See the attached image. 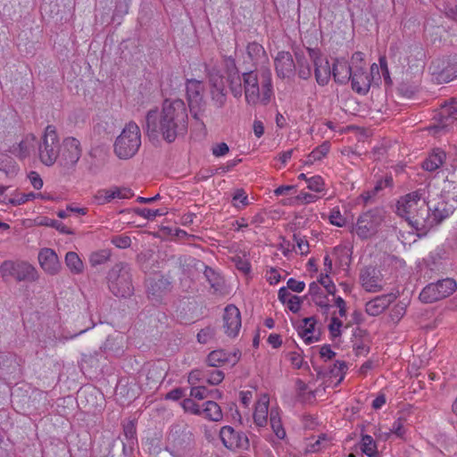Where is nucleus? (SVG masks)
<instances>
[{
    "instance_id": "1",
    "label": "nucleus",
    "mask_w": 457,
    "mask_h": 457,
    "mask_svg": "<svg viewBox=\"0 0 457 457\" xmlns=\"http://www.w3.org/2000/svg\"><path fill=\"white\" fill-rule=\"evenodd\" d=\"M146 133L151 138H162L171 143L187 129V112L180 99L165 100L161 111L150 110L145 117Z\"/></svg>"
},
{
    "instance_id": "2",
    "label": "nucleus",
    "mask_w": 457,
    "mask_h": 457,
    "mask_svg": "<svg viewBox=\"0 0 457 457\" xmlns=\"http://www.w3.org/2000/svg\"><path fill=\"white\" fill-rule=\"evenodd\" d=\"M245 98L248 104L266 105L273 94L271 73L268 69L243 73Z\"/></svg>"
},
{
    "instance_id": "3",
    "label": "nucleus",
    "mask_w": 457,
    "mask_h": 457,
    "mask_svg": "<svg viewBox=\"0 0 457 457\" xmlns=\"http://www.w3.org/2000/svg\"><path fill=\"white\" fill-rule=\"evenodd\" d=\"M420 208L415 215L411 216L409 224L422 234H426L432 228L440 224L453 212L452 208L448 207L445 202H438L430 206L424 198V200H420Z\"/></svg>"
},
{
    "instance_id": "4",
    "label": "nucleus",
    "mask_w": 457,
    "mask_h": 457,
    "mask_svg": "<svg viewBox=\"0 0 457 457\" xmlns=\"http://www.w3.org/2000/svg\"><path fill=\"white\" fill-rule=\"evenodd\" d=\"M140 146V129L136 122L129 121L116 137L113 144V152L119 159L128 160L137 154Z\"/></svg>"
},
{
    "instance_id": "5",
    "label": "nucleus",
    "mask_w": 457,
    "mask_h": 457,
    "mask_svg": "<svg viewBox=\"0 0 457 457\" xmlns=\"http://www.w3.org/2000/svg\"><path fill=\"white\" fill-rule=\"evenodd\" d=\"M107 285L109 290L117 297L127 298L132 295L134 287L130 268L126 262L114 264L107 273Z\"/></svg>"
},
{
    "instance_id": "6",
    "label": "nucleus",
    "mask_w": 457,
    "mask_h": 457,
    "mask_svg": "<svg viewBox=\"0 0 457 457\" xmlns=\"http://www.w3.org/2000/svg\"><path fill=\"white\" fill-rule=\"evenodd\" d=\"M61 145L56 129L48 125L44 132L42 140L37 144V154L40 162L46 166H52L58 159Z\"/></svg>"
},
{
    "instance_id": "7",
    "label": "nucleus",
    "mask_w": 457,
    "mask_h": 457,
    "mask_svg": "<svg viewBox=\"0 0 457 457\" xmlns=\"http://www.w3.org/2000/svg\"><path fill=\"white\" fill-rule=\"evenodd\" d=\"M383 221V212L379 209H372L360 214L353 225L351 232L360 239L371 238L378 231Z\"/></svg>"
},
{
    "instance_id": "8",
    "label": "nucleus",
    "mask_w": 457,
    "mask_h": 457,
    "mask_svg": "<svg viewBox=\"0 0 457 457\" xmlns=\"http://www.w3.org/2000/svg\"><path fill=\"white\" fill-rule=\"evenodd\" d=\"M0 273L4 279L12 277L19 282H33L38 278L36 268L22 261H4L0 266Z\"/></svg>"
},
{
    "instance_id": "9",
    "label": "nucleus",
    "mask_w": 457,
    "mask_h": 457,
    "mask_svg": "<svg viewBox=\"0 0 457 457\" xmlns=\"http://www.w3.org/2000/svg\"><path fill=\"white\" fill-rule=\"evenodd\" d=\"M457 289V283L453 278L439 279L436 283L426 286L420 294V300L426 303H435L453 295Z\"/></svg>"
},
{
    "instance_id": "10",
    "label": "nucleus",
    "mask_w": 457,
    "mask_h": 457,
    "mask_svg": "<svg viewBox=\"0 0 457 457\" xmlns=\"http://www.w3.org/2000/svg\"><path fill=\"white\" fill-rule=\"evenodd\" d=\"M82 149L79 141L72 137L62 141L59 154V165L65 170H73L81 157Z\"/></svg>"
},
{
    "instance_id": "11",
    "label": "nucleus",
    "mask_w": 457,
    "mask_h": 457,
    "mask_svg": "<svg viewBox=\"0 0 457 457\" xmlns=\"http://www.w3.org/2000/svg\"><path fill=\"white\" fill-rule=\"evenodd\" d=\"M429 71L436 82L448 83L457 78V56L433 61Z\"/></svg>"
},
{
    "instance_id": "12",
    "label": "nucleus",
    "mask_w": 457,
    "mask_h": 457,
    "mask_svg": "<svg viewBox=\"0 0 457 457\" xmlns=\"http://www.w3.org/2000/svg\"><path fill=\"white\" fill-rule=\"evenodd\" d=\"M220 437L223 445L231 451H246L250 447L248 436L230 426L220 428Z\"/></svg>"
},
{
    "instance_id": "13",
    "label": "nucleus",
    "mask_w": 457,
    "mask_h": 457,
    "mask_svg": "<svg viewBox=\"0 0 457 457\" xmlns=\"http://www.w3.org/2000/svg\"><path fill=\"white\" fill-rule=\"evenodd\" d=\"M186 90L190 112L195 119H198L199 112L204 110L205 105L204 100V84L201 80L193 79H187Z\"/></svg>"
},
{
    "instance_id": "14",
    "label": "nucleus",
    "mask_w": 457,
    "mask_h": 457,
    "mask_svg": "<svg viewBox=\"0 0 457 457\" xmlns=\"http://www.w3.org/2000/svg\"><path fill=\"white\" fill-rule=\"evenodd\" d=\"M424 193L420 190L411 192L402 196L396 204V212L398 215L404 218L408 222L411 216L415 215L420 208V202L424 200Z\"/></svg>"
},
{
    "instance_id": "15",
    "label": "nucleus",
    "mask_w": 457,
    "mask_h": 457,
    "mask_svg": "<svg viewBox=\"0 0 457 457\" xmlns=\"http://www.w3.org/2000/svg\"><path fill=\"white\" fill-rule=\"evenodd\" d=\"M171 445L166 447L172 457H192L191 444L192 434L189 432H182L180 435H170Z\"/></svg>"
},
{
    "instance_id": "16",
    "label": "nucleus",
    "mask_w": 457,
    "mask_h": 457,
    "mask_svg": "<svg viewBox=\"0 0 457 457\" xmlns=\"http://www.w3.org/2000/svg\"><path fill=\"white\" fill-rule=\"evenodd\" d=\"M360 281L367 292L377 293L384 288L383 275L379 270L373 267H366L361 270Z\"/></svg>"
},
{
    "instance_id": "17",
    "label": "nucleus",
    "mask_w": 457,
    "mask_h": 457,
    "mask_svg": "<svg viewBox=\"0 0 457 457\" xmlns=\"http://www.w3.org/2000/svg\"><path fill=\"white\" fill-rule=\"evenodd\" d=\"M208 76L211 85L212 100L216 107L221 108L227 100L225 80L219 71L214 69L209 71Z\"/></svg>"
},
{
    "instance_id": "18",
    "label": "nucleus",
    "mask_w": 457,
    "mask_h": 457,
    "mask_svg": "<svg viewBox=\"0 0 457 457\" xmlns=\"http://www.w3.org/2000/svg\"><path fill=\"white\" fill-rule=\"evenodd\" d=\"M223 328L225 334L229 337H236L241 328V314L239 309L229 304L224 310Z\"/></svg>"
},
{
    "instance_id": "19",
    "label": "nucleus",
    "mask_w": 457,
    "mask_h": 457,
    "mask_svg": "<svg viewBox=\"0 0 457 457\" xmlns=\"http://www.w3.org/2000/svg\"><path fill=\"white\" fill-rule=\"evenodd\" d=\"M275 70L277 75L282 79H291L295 75L296 65L289 52H278L275 61Z\"/></svg>"
},
{
    "instance_id": "20",
    "label": "nucleus",
    "mask_w": 457,
    "mask_h": 457,
    "mask_svg": "<svg viewBox=\"0 0 457 457\" xmlns=\"http://www.w3.org/2000/svg\"><path fill=\"white\" fill-rule=\"evenodd\" d=\"M455 121H457V101L453 100L441 106L438 112V123L433 127V129L436 131L447 129Z\"/></svg>"
},
{
    "instance_id": "21",
    "label": "nucleus",
    "mask_w": 457,
    "mask_h": 457,
    "mask_svg": "<svg viewBox=\"0 0 457 457\" xmlns=\"http://www.w3.org/2000/svg\"><path fill=\"white\" fill-rule=\"evenodd\" d=\"M311 59L314 63V74L319 85H327L330 79L332 71L327 59L320 56L314 50L310 51Z\"/></svg>"
},
{
    "instance_id": "22",
    "label": "nucleus",
    "mask_w": 457,
    "mask_h": 457,
    "mask_svg": "<svg viewBox=\"0 0 457 457\" xmlns=\"http://www.w3.org/2000/svg\"><path fill=\"white\" fill-rule=\"evenodd\" d=\"M37 141L33 134L26 135L20 143L14 144L10 147V153L19 158L24 160L35 152Z\"/></svg>"
},
{
    "instance_id": "23",
    "label": "nucleus",
    "mask_w": 457,
    "mask_h": 457,
    "mask_svg": "<svg viewBox=\"0 0 457 457\" xmlns=\"http://www.w3.org/2000/svg\"><path fill=\"white\" fill-rule=\"evenodd\" d=\"M38 262L41 268L50 275H55L61 269L56 253L51 248H43L38 253Z\"/></svg>"
},
{
    "instance_id": "24",
    "label": "nucleus",
    "mask_w": 457,
    "mask_h": 457,
    "mask_svg": "<svg viewBox=\"0 0 457 457\" xmlns=\"http://www.w3.org/2000/svg\"><path fill=\"white\" fill-rule=\"evenodd\" d=\"M239 358L240 353L238 352L227 353L223 350H214L208 354L206 362L210 367H220L226 363L235 365Z\"/></svg>"
},
{
    "instance_id": "25",
    "label": "nucleus",
    "mask_w": 457,
    "mask_h": 457,
    "mask_svg": "<svg viewBox=\"0 0 457 457\" xmlns=\"http://www.w3.org/2000/svg\"><path fill=\"white\" fill-rule=\"evenodd\" d=\"M394 299L393 294L376 296L366 303L365 312L370 316H378L392 303Z\"/></svg>"
},
{
    "instance_id": "26",
    "label": "nucleus",
    "mask_w": 457,
    "mask_h": 457,
    "mask_svg": "<svg viewBox=\"0 0 457 457\" xmlns=\"http://www.w3.org/2000/svg\"><path fill=\"white\" fill-rule=\"evenodd\" d=\"M269 403L270 398L268 395L263 394L260 396L255 404L253 421L257 427L263 428L267 425V418L268 415L270 416Z\"/></svg>"
},
{
    "instance_id": "27",
    "label": "nucleus",
    "mask_w": 457,
    "mask_h": 457,
    "mask_svg": "<svg viewBox=\"0 0 457 457\" xmlns=\"http://www.w3.org/2000/svg\"><path fill=\"white\" fill-rule=\"evenodd\" d=\"M350 80L352 88L361 95H365L370 87V78L365 70L361 71L359 67L356 71H353Z\"/></svg>"
},
{
    "instance_id": "28",
    "label": "nucleus",
    "mask_w": 457,
    "mask_h": 457,
    "mask_svg": "<svg viewBox=\"0 0 457 457\" xmlns=\"http://www.w3.org/2000/svg\"><path fill=\"white\" fill-rule=\"evenodd\" d=\"M352 73L353 71L346 60L337 59L333 63L332 75L337 82L346 84L350 80Z\"/></svg>"
},
{
    "instance_id": "29",
    "label": "nucleus",
    "mask_w": 457,
    "mask_h": 457,
    "mask_svg": "<svg viewBox=\"0 0 457 457\" xmlns=\"http://www.w3.org/2000/svg\"><path fill=\"white\" fill-rule=\"evenodd\" d=\"M179 264L186 276L194 278L203 271L205 263L192 256H183L179 259Z\"/></svg>"
},
{
    "instance_id": "30",
    "label": "nucleus",
    "mask_w": 457,
    "mask_h": 457,
    "mask_svg": "<svg viewBox=\"0 0 457 457\" xmlns=\"http://www.w3.org/2000/svg\"><path fill=\"white\" fill-rule=\"evenodd\" d=\"M316 320L313 317L304 318L298 327V334L306 344H312L319 340L315 336Z\"/></svg>"
},
{
    "instance_id": "31",
    "label": "nucleus",
    "mask_w": 457,
    "mask_h": 457,
    "mask_svg": "<svg viewBox=\"0 0 457 457\" xmlns=\"http://www.w3.org/2000/svg\"><path fill=\"white\" fill-rule=\"evenodd\" d=\"M202 415L211 421H220L223 413L220 406L214 401H206L202 405Z\"/></svg>"
},
{
    "instance_id": "32",
    "label": "nucleus",
    "mask_w": 457,
    "mask_h": 457,
    "mask_svg": "<svg viewBox=\"0 0 457 457\" xmlns=\"http://www.w3.org/2000/svg\"><path fill=\"white\" fill-rule=\"evenodd\" d=\"M270 424L272 431L278 439L286 437V430L283 427L278 408H271L270 411Z\"/></svg>"
},
{
    "instance_id": "33",
    "label": "nucleus",
    "mask_w": 457,
    "mask_h": 457,
    "mask_svg": "<svg viewBox=\"0 0 457 457\" xmlns=\"http://www.w3.org/2000/svg\"><path fill=\"white\" fill-rule=\"evenodd\" d=\"M445 159V153L436 149L422 163V168L428 171H434L441 167Z\"/></svg>"
},
{
    "instance_id": "34",
    "label": "nucleus",
    "mask_w": 457,
    "mask_h": 457,
    "mask_svg": "<svg viewBox=\"0 0 457 457\" xmlns=\"http://www.w3.org/2000/svg\"><path fill=\"white\" fill-rule=\"evenodd\" d=\"M168 285V281L159 275L149 278L146 280L147 293L153 296H159Z\"/></svg>"
},
{
    "instance_id": "35",
    "label": "nucleus",
    "mask_w": 457,
    "mask_h": 457,
    "mask_svg": "<svg viewBox=\"0 0 457 457\" xmlns=\"http://www.w3.org/2000/svg\"><path fill=\"white\" fill-rule=\"evenodd\" d=\"M0 170L7 177H13L18 173L19 167L12 156L0 154Z\"/></svg>"
},
{
    "instance_id": "36",
    "label": "nucleus",
    "mask_w": 457,
    "mask_h": 457,
    "mask_svg": "<svg viewBox=\"0 0 457 457\" xmlns=\"http://www.w3.org/2000/svg\"><path fill=\"white\" fill-rule=\"evenodd\" d=\"M204 275L206 280L209 282L211 287L215 291H220L224 285V280L220 277L219 273H217L213 269L208 267L204 264V269H203Z\"/></svg>"
},
{
    "instance_id": "37",
    "label": "nucleus",
    "mask_w": 457,
    "mask_h": 457,
    "mask_svg": "<svg viewBox=\"0 0 457 457\" xmlns=\"http://www.w3.org/2000/svg\"><path fill=\"white\" fill-rule=\"evenodd\" d=\"M65 263L73 274H80L84 270L83 262L75 252H68L66 253Z\"/></svg>"
},
{
    "instance_id": "38",
    "label": "nucleus",
    "mask_w": 457,
    "mask_h": 457,
    "mask_svg": "<svg viewBox=\"0 0 457 457\" xmlns=\"http://www.w3.org/2000/svg\"><path fill=\"white\" fill-rule=\"evenodd\" d=\"M135 213L144 219L153 220L158 216H163L168 212L166 208L162 209H149V208H137Z\"/></svg>"
},
{
    "instance_id": "39",
    "label": "nucleus",
    "mask_w": 457,
    "mask_h": 457,
    "mask_svg": "<svg viewBox=\"0 0 457 457\" xmlns=\"http://www.w3.org/2000/svg\"><path fill=\"white\" fill-rule=\"evenodd\" d=\"M227 82L229 85L231 94L239 98L243 95L242 78L239 74L227 77Z\"/></svg>"
},
{
    "instance_id": "40",
    "label": "nucleus",
    "mask_w": 457,
    "mask_h": 457,
    "mask_svg": "<svg viewBox=\"0 0 457 457\" xmlns=\"http://www.w3.org/2000/svg\"><path fill=\"white\" fill-rule=\"evenodd\" d=\"M361 450L369 457H378L376 443L374 442L373 438L369 435L362 436Z\"/></svg>"
},
{
    "instance_id": "41",
    "label": "nucleus",
    "mask_w": 457,
    "mask_h": 457,
    "mask_svg": "<svg viewBox=\"0 0 457 457\" xmlns=\"http://www.w3.org/2000/svg\"><path fill=\"white\" fill-rule=\"evenodd\" d=\"M111 257V251L108 249H102L94 252L90 254L89 262L92 266L96 267L105 263Z\"/></svg>"
},
{
    "instance_id": "42",
    "label": "nucleus",
    "mask_w": 457,
    "mask_h": 457,
    "mask_svg": "<svg viewBox=\"0 0 457 457\" xmlns=\"http://www.w3.org/2000/svg\"><path fill=\"white\" fill-rule=\"evenodd\" d=\"M330 145L328 142H324L322 145L315 148L307 158V162L312 163L315 161L321 160L329 151Z\"/></svg>"
},
{
    "instance_id": "43",
    "label": "nucleus",
    "mask_w": 457,
    "mask_h": 457,
    "mask_svg": "<svg viewBox=\"0 0 457 457\" xmlns=\"http://www.w3.org/2000/svg\"><path fill=\"white\" fill-rule=\"evenodd\" d=\"M298 76L303 79H307L312 75V69L309 62L303 56L296 55Z\"/></svg>"
},
{
    "instance_id": "44",
    "label": "nucleus",
    "mask_w": 457,
    "mask_h": 457,
    "mask_svg": "<svg viewBox=\"0 0 457 457\" xmlns=\"http://www.w3.org/2000/svg\"><path fill=\"white\" fill-rule=\"evenodd\" d=\"M293 239L295 242L293 249L296 253L302 255L307 254L309 253V243L303 237H301L299 234H294Z\"/></svg>"
},
{
    "instance_id": "45",
    "label": "nucleus",
    "mask_w": 457,
    "mask_h": 457,
    "mask_svg": "<svg viewBox=\"0 0 457 457\" xmlns=\"http://www.w3.org/2000/svg\"><path fill=\"white\" fill-rule=\"evenodd\" d=\"M181 407L186 412H189L194 415H202V406L195 402L193 397L186 398L181 402Z\"/></svg>"
},
{
    "instance_id": "46",
    "label": "nucleus",
    "mask_w": 457,
    "mask_h": 457,
    "mask_svg": "<svg viewBox=\"0 0 457 457\" xmlns=\"http://www.w3.org/2000/svg\"><path fill=\"white\" fill-rule=\"evenodd\" d=\"M110 190L112 201L115 199H128L134 195L130 188L124 187H120L113 186L110 187Z\"/></svg>"
},
{
    "instance_id": "47",
    "label": "nucleus",
    "mask_w": 457,
    "mask_h": 457,
    "mask_svg": "<svg viewBox=\"0 0 457 457\" xmlns=\"http://www.w3.org/2000/svg\"><path fill=\"white\" fill-rule=\"evenodd\" d=\"M94 201L99 205L109 204L112 201L110 187L101 188L94 195Z\"/></svg>"
},
{
    "instance_id": "48",
    "label": "nucleus",
    "mask_w": 457,
    "mask_h": 457,
    "mask_svg": "<svg viewBox=\"0 0 457 457\" xmlns=\"http://www.w3.org/2000/svg\"><path fill=\"white\" fill-rule=\"evenodd\" d=\"M347 364L344 361H337L334 367L330 370L332 377L338 378L337 383H340L346 373Z\"/></svg>"
},
{
    "instance_id": "49",
    "label": "nucleus",
    "mask_w": 457,
    "mask_h": 457,
    "mask_svg": "<svg viewBox=\"0 0 457 457\" xmlns=\"http://www.w3.org/2000/svg\"><path fill=\"white\" fill-rule=\"evenodd\" d=\"M329 445L328 439L326 435H320L314 443H310L307 445V451L311 453L319 452L323 448L328 447Z\"/></svg>"
},
{
    "instance_id": "50",
    "label": "nucleus",
    "mask_w": 457,
    "mask_h": 457,
    "mask_svg": "<svg viewBox=\"0 0 457 457\" xmlns=\"http://www.w3.org/2000/svg\"><path fill=\"white\" fill-rule=\"evenodd\" d=\"M307 187L316 193L324 191L325 183L320 176H313L307 179Z\"/></svg>"
},
{
    "instance_id": "51",
    "label": "nucleus",
    "mask_w": 457,
    "mask_h": 457,
    "mask_svg": "<svg viewBox=\"0 0 457 457\" xmlns=\"http://www.w3.org/2000/svg\"><path fill=\"white\" fill-rule=\"evenodd\" d=\"M233 205L241 208L248 205V197L244 189H237L233 195Z\"/></svg>"
},
{
    "instance_id": "52",
    "label": "nucleus",
    "mask_w": 457,
    "mask_h": 457,
    "mask_svg": "<svg viewBox=\"0 0 457 457\" xmlns=\"http://www.w3.org/2000/svg\"><path fill=\"white\" fill-rule=\"evenodd\" d=\"M215 337V329L212 327H206L201 329L197 334V341L200 344H207Z\"/></svg>"
},
{
    "instance_id": "53",
    "label": "nucleus",
    "mask_w": 457,
    "mask_h": 457,
    "mask_svg": "<svg viewBox=\"0 0 457 457\" xmlns=\"http://www.w3.org/2000/svg\"><path fill=\"white\" fill-rule=\"evenodd\" d=\"M350 67L353 71H356L359 67L361 71L365 70L366 62L364 61V54L361 52H355L352 55Z\"/></svg>"
},
{
    "instance_id": "54",
    "label": "nucleus",
    "mask_w": 457,
    "mask_h": 457,
    "mask_svg": "<svg viewBox=\"0 0 457 457\" xmlns=\"http://www.w3.org/2000/svg\"><path fill=\"white\" fill-rule=\"evenodd\" d=\"M405 430L403 428V422L401 420H395L392 427L389 428L388 432L385 433L386 438H388L391 435H395L397 437H403Z\"/></svg>"
},
{
    "instance_id": "55",
    "label": "nucleus",
    "mask_w": 457,
    "mask_h": 457,
    "mask_svg": "<svg viewBox=\"0 0 457 457\" xmlns=\"http://www.w3.org/2000/svg\"><path fill=\"white\" fill-rule=\"evenodd\" d=\"M343 326V322L337 317H332L330 320V323L328 325V331L330 336L333 338L338 337L341 336V328Z\"/></svg>"
},
{
    "instance_id": "56",
    "label": "nucleus",
    "mask_w": 457,
    "mask_h": 457,
    "mask_svg": "<svg viewBox=\"0 0 457 457\" xmlns=\"http://www.w3.org/2000/svg\"><path fill=\"white\" fill-rule=\"evenodd\" d=\"M328 220L331 224L337 227H343L345 223V219L341 214L340 211L337 208H334L328 216Z\"/></svg>"
},
{
    "instance_id": "57",
    "label": "nucleus",
    "mask_w": 457,
    "mask_h": 457,
    "mask_svg": "<svg viewBox=\"0 0 457 457\" xmlns=\"http://www.w3.org/2000/svg\"><path fill=\"white\" fill-rule=\"evenodd\" d=\"M209 393H212V391L205 386H193L190 390V396L195 399L203 400L209 397Z\"/></svg>"
},
{
    "instance_id": "58",
    "label": "nucleus",
    "mask_w": 457,
    "mask_h": 457,
    "mask_svg": "<svg viewBox=\"0 0 457 457\" xmlns=\"http://www.w3.org/2000/svg\"><path fill=\"white\" fill-rule=\"evenodd\" d=\"M207 376V383L212 386H217L222 382L224 379V373L221 370H212L210 371Z\"/></svg>"
},
{
    "instance_id": "59",
    "label": "nucleus",
    "mask_w": 457,
    "mask_h": 457,
    "mask_svg": "<svg viewBox=\"0 0 457 457\" xmlns=\"http://www.w3.org/2000/svg\"><path fill=\"white\" fill-rule=\"evenodd\" d=\"M247 54L251 57L252 60L256 59L258 56L264 53V49L262 46L256 42H253L248 44L247 46Z\"/></svg>"
},
{
    "instance_id": "60",
    "label": "nucleus",
    "mask_w": 457,
    "mask_h": 457,
    "mask_svg": "<svg viewBox=\"0 0 457 457\" xmlns=\"http://www.w3.org/2000/svg\"><path fill=\"white\" fill-rule=\"evenodd\" d=\"M93 395H94V389L88 390L87 388H85V389L79 391L78 399H79L80 404H84V407H87V405L94 406L95 403H90L89 400L87 399L88 396L92 397Z\"/></svg>"
},
{
    "instance_id": "61",
    "label": "nucleus",
    "mask_w": 457,
    "mask_h": 457,
    "mask_svg": "<svg viewBox=\"0 0 457 457\" xmlns=\"http://www.w3.org/2000/svg\"><path fill=\"white\" fill-rule=\"evenodd\" d=\"M319 284L322 285L329 295H335L336 286L330 279L328 274L320 275Z\"/></svg>"
},
{
    "instance_id": "62",
    "label": "nucleus",
    "mask_w": 457,
    "mask_h": 457,
    "mask_svg": "<svg viewBox=\"0 0 457 457\" xmlns=\"http://www.w3.org/2000/svg\"><path fill=\"white\" fill-rule=\"evenodd\" d=\"M36 193L21 194L15 198H10L8 201L12 205H21L29 200L36 199Z\"/></svg>"
},
{
    "instance_id": "63",
    "label": "nucleus",
    "mask_w": 457,
    "mask_h": 457,
    "mask_svg": "<svg viewBox=\"0 0 457 457\" xmlns=\"http://www.w3.org/2000/svg\"><path fill=\"white\" fill-rule=\"evenodd\" d=\"M320 197L314 194H310L307 192H300L296 196V200L302 204H307L311 203L316 202Z\"/></svg>"
},
{
    "instance_id": "64",
    "label": "nucleus",
    "mask_w": 457,
    "mask_h": 457,
    "mask_svg": "<svg viewBox=\"0 0 457 457\" xmlns=\"http://www.w3.org/2000/svg\"><path fill=\"white\" fill-rule=\"evenodd\" d=\"M224 67H225L227 77L239 74L238 70L236 65V62L231 57H227L224 59Z\"/></svg>"
}]
</instances>
